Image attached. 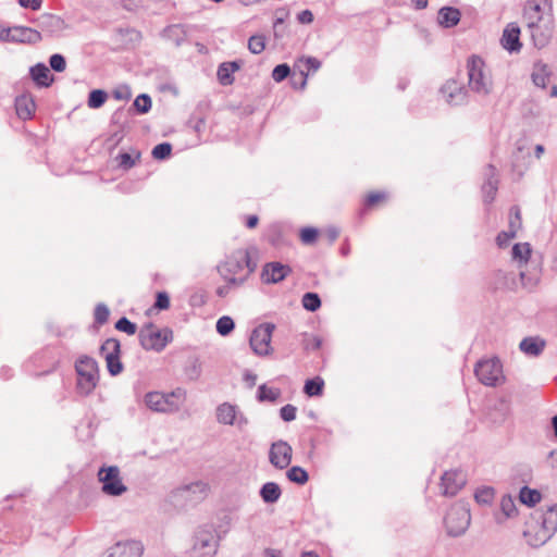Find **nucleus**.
<instances>
[{"mask_svg": "<svg viewBox=\"0 0 557 557\" xmlns=\"http://www.w3.org/2000/svg\"><path fill=\"white\" fill-rule=\"evenodd\" d=\"M467 483V476L461 470H449L441 478V491L444 496H455Z\"/></svg>", "mask_w": 557, "mask_h": 557, "instance_id": "obj_15", "label": "nucleus"}, {"mask_svg": "<svg viewBox=\"0 0 557 557\" xmlns=\"http://www.w3.org/2000/svg\"><path fill=\"white\" fill-rule=\"evenodd\" d=\"M539 520L544 527V530L553 536L557 531V503L549 506L547 510L541 515Z\"/></svg>", "mask_w": 557, "mask_h": 557, "instance_id": "obj_30", "label": "nucleus"}, {"mask_svg": "<svg viewBox=\"0 0 557 557\" xmlns=\"http://www.w3.org/2000/svg\"><path fill=\"white\" fill-rule=\"evenodd\" d=\"M289 74H290V67L288 66V64L283 63V64L276 65L273 69V71H272V78L275 82L281 83L285 78H287Z\"/></svg>", "mask_w": 557, "mask_h": 557, "instance_id": "obj_52", "label": "nucleus"}, {"mask_svg": "<svg viewBox=\"0 0 557 557\" xmlns=\"http://www.w3.org/2000/svg\"><path fill=\"white\" fill-rule=\"evenodd\" d=\"M286 476L290 482L300 485L306 484L309 480L308 472L299 466H294L289 468L288 471L286 472Z\"/></svg>", "mask_w": 557, "mask_h": 557, "instance_id": "obj_38", "label": "nucleus"}, {"mask_svg": "<svg viewBox=\"0 0 557 557\" xmlns=\"http://www.w3.org/2000/svg\"><path fill=\"white\" fill-rule=\"evenodd\" d=\"M521 351L529 356H539L545 348V341L540 337H525L519 345Z\"/></svg>", "mask_w": 557, "mask_h": 557, "instance_id": "obj_31", "label": "nucleus"}, {"mask_svg": "<svg viewBox=\"0 0 557 557\" xmlns=\"http://www.w3.org/2000/svg\"><path fill=\"white\" fill-rule=\"evenodd\" d=\"M100 354L103 356L111 375H117L123 371V364L120 360L121 344L116 338L106 339L100 347Z\"/></svg>", "mask_w": 557, "mask_h": 557, "instance_id": "obj_12", "label": "nucleus"}, {"mask_svg": "<svg viewBox=\"0 0 557 557\" xmlns=\"http://www.w3.org/2000/svg\"><path fill=\"white\" fill-rule=\"evenodd\" d=\"M323 388L324 380L321 376H315L305 382L304 393L309 397L321 396Z\"/></svg>", "mask_w": 557, "mask_h": 557, "instance_id": "obj_36", "label": "nucleus"}, {"mask_svg": "<svg viewBox=\"0 0 557 557\" xmlns=\"http://www.w3.org/2000/svg\"><path fill=\"white\" fill-rule=\"evenodd\" d=\"M282 495L280 485L275 482H267L260 488V496L267 504L276 503Z\"/></svg>", "mask_w": 557, "mask_h": 557, "instance_id": "obj_32", "label": "nucleus"}, {"mask_svg": "<svg viewBox=\"0 0 557 557\" xmlns=\"http://www.w3.org/2000/svg\"><path fill=\"white\" fill-rule=\"evenodd\" d=\"M38 28L48 35H53L64 28V21L54 14L44 13L34 21Z\"/></svg>", "mask_w": 557, "mask_h": 557, "instance_id": "obj_23", "label": "nucleus"}, {"mask_svg": "<svg viewBox=\"0 0 557 557\" xmlns=\"http://www.w3.org/2000/svg\"><path fill=\"white\" fill-rule=\"evenodd\" d=\"M2 34H4V41L11 42L35 45L42 40L39 30L26 26L2 28Z\"/></svg>", "mask_w": 557, "mask_h": 557, "instance_id": "obj_13", "label": "nucleus"}, {"mask_svg": "<svg viewBox=\"0 0 557 557\" xmlns=\"http://www.w3.org/2000/svg\"><path fill=\"white\" fill-rule=\"evenodd\" d=\"M265 49V37L263 35H253L248 39V50L253 54H259Z\"/></svg>", "mask_w": 557, "mask_h": 557, "instance_id": "obj_44", "label": "nucleus"}, {"mask_svg": "<svg viewBox=\"0 0 557 557\" xmlns=\"http://www.w3.org/2000/svg\"><path fill=\"white\" fill-rule=\"evenodd\" d=\"M470 510L465 504L453 505L445 516L444 522L450 536H459L466 532L470 524Z\"/></svg>", "mask_w": 557, "mask_h": 557, "instance_id": "obj_7", "label": "nucleus"}, {"mask_svg": "<svg viewBox=\"0 0 557 557\" xmlns=\"http://www.w3.org/2000/svg\"><path fill=\"white\" fill-rule=\"evenodd\" d=\"M297 18L301 24H310L313 21V14L310 10H304L298 14Z\"/></svg>", "mask_w": 557, "mask_h": 557, "instance_id": "obj_63", "label": "nucleus"}, {"mask_svg": "<svg viewBox=\"0 0 557 557\" xmlns=\"http://www.w3.org/2000/svg\"><path fill=\"white\" fill-rule=\"evenodd\" d=\"M133 107L137 112L145 114L151 109V98L146 94H141L135 99Z\"/></svg>", "mask_w": 557, "mask_h": 557, "instance_id": "obj_49", "label": "nucleus"}, {"mask_svg": "<svg viewBox=\"0 0 557 557\" xmlns=\"http://www.w3.org/2000/svg\"><path fill=\"white\" fill-rule=\"evenodd\" d=\"M219 547V537L212 525L200 527L194 536L193 557H214Z\"/></svg>", "mask_w": 557, "mask_h": 557, "instance_id": "obj_5", "label": "nucleus"}, {"mask_svg": "<svg viewBox=\"0 0 557 557\" xmlns=\"http://www.w3.org/2000/svg\"><path fill=\"white\" fill-rule=\"evenodd\" d=\"M170 307V297L165 292H159L156 297L154 308L165 310Z\"/></svg>", "mask_w": 557, "mask_h": 557, "instance_id": "obj_57", "label": "nucleus"}, {"mask_svg": "<svg viewBox=\"0 0 557 557\" xmlns=\"http://www.w3.org/2000/svg\"><path fill=\"white\" fill-rule=\"evenodd\" d=\"M319 232L314 227H304L300 231V239L304 244H313L318 238Z\"/></svg>", "mask_w": 557, "mask_h": 557, "instance_id": "obj_53", "label": "nucleus"}, {"mask_svg": "<svg viewBox=\"0 0 557 557\" xmlns=\"http://www.w3.org/2000/svg\"><path fill=\"white\" fill-rule=\"evenodd\" d=\"M494 495L495 492L493 487L484 486L476 490L474 498L479 504L488 505L493 502Z\"/></svg>", "mask_w": 557, "mask_h": 557, "instance_id": "obj_46", "label": "nucleus"}, {"mask_svg": "<svg viewBox=\"0 0 557 557\" xmlns=\"http://www.w3.org/2000/svg\"><path fill=\"white\" fill-rule=\"evenodd\" d=\"M305 66L308 72H310V71L315 72L320 69L321 62L317 58L308 57L305 60Z\"/></svg>", "mask_w": 557, "mask_h": 557, "instance_id": "obj_62", "label": "nucleus"}, {"mask_svg": "<svg viewBox=\"0 0 557 557\" xmlns=\"http://www.w3.org/2000/svg\"><path fill=\"white\" fill-rule=\"evenodd\" d=\"M531 245L529 243L515 244L512 247V258L521 264H527L531 257Z\"/></svg>", "mask_w": 557, "mask_h": 557, "instance_id": "obj_34", "label": "nucleus"}, {"mask_svg": "<svg viewBox=\"0 0 557 557\" xmlns=\"http://www.w3.org/2000/svg\"><path fill=\"white\" fill-rule=\"evenodd\" d=\"M523 17L529 24L530 22H535L539 20H547L542 15L541 4L536 1H529L524 8Z\"/></svg>", "mask_w": 557, "mask_h": 557, "instance_id": "obj_37", "label": "nucleus"}, {"mask_svg": "<svg viewBox=\"0 0 557 557\" xmlns=\"http://www.w3.org/2000/svg\"><path fill=\"white\" fill-rule=\"evenodd\" d=\"M500 42L504 49L509 52H519L522 48L520 42V27L516 23H509L502 35Z\"/></svg>", "mask_w": 557, "mask_h": 557, "instance_id": "obj_20", "label": "nucleus"}, {"mask_svg": "<svg viewBox=\"0 0 557 557\" xmlns=\"http://www.w3.org/2000/svg\"><path fill=\"white\" fill-rule=\"evenodd\" d=\"M115 329L120 332H124L128 335H134L137 331V326L135 323L129 321L127 318L122 317L115 323Z\"/></svg>", "mask_w": 557, "mask_h": 557, "instance_id": "obj_50", "label": "nucleus"}, {"mask_svg": "<svg viewBox=\"0 0 557 557\" xmlns=\"http://www.w3.org/2000/svg\"><path fill=\"white\" fill-rule=\"evenodd\" d=\"M469 89L481 98H486L493 91V81L485 71V63L479 55H471L467 61Z\"/></svg>", "mask_w": 557, "mask_h": 557, "instance_id": "obj_2", "label": "nucleus"}, {"mask_svg": "<svg viewBox=\"0 0 557 557\" xmlns=\"http://www.w3.org/2000/svg\"><path fill=\"white\" fill-rule=\"evenodd\" d=\"M141 347L145 350L161 351L169 342L172 341V331L164 329L158 330L152 323L143 326L138 334Z\"/></svg>", "mask_w": 557, "mask_h": 557, "instance_id": "obj_6", "label": "nucleus"}, {"mask_svg": "<svg viewBox=\"0 0 557 557\" xmlns=\"http://www.w3.org/2000/svg\"><path fill=\"white\" fill-rule=\"evenodd\" d=\"M301 304L308 311L314 312L321 307V299L317 293H306L302 296Z\"/></svg>", "mask_w": 557, "mask_h": 557, "instance_id": "obj_40", "label": "nucleus"}, {"mask_svg": "<svg viewBox=\"0 0 557 557\" xmlns=\"http://www.w3.org/2000/svg\"><path fill=\"white\" fill-rule=\"evenodd\" d=\"M29 74L35 84L39 87H49L53 83V75L45 63H37L30 67Z\"/></svg>", "mask_w": 557, "mask_h": 557, "instance_id": "obj_25", "label": "nucleus"}, {"mask_svg": "<svg viewBox=\"0 0 557 557\" xmlns=\"http://www.w3.org/2000/svg\"><path fill=\"white\" fill-rule=\"evenodd\" d=\"M292 273V268L281 262H269L263 267L261 277L264 283H278Z\"/></svg>", "mask_w": 557, "mask_h": 557, "instance_id": "obj_18", "label": "nucleus"}, {"mask_svg": "<svg viewBox=\"0 0 557 557\" xmlns=\"http://www.w3.org/2000/svg\"><path fill=\"white\" fill-rule=\"evenodd\" d=\"M243 66V61L236 60L232 62H223L219 65L216 75L221 85L228 86L234 83V72Z\"/></svg>", "mask_w": 557, "mask_h": 557, "instance_id": "obj_24", "label": "nucleus"}, {"mask_svg": "<svg viewBox=\"0 0 557 557\" xmlns=\"http://www.w3.org/2000/svg\"><path fill=\"white\" fill-rule=\"evenodd\" d=\"M322 345V339L318 336H311L305 341L306 350H318Z\"/></svg>", "mask_w": 557, "mask_h": 557, "instance_id": "obj_59", "label": "nucleus"}, {"mask_svg": "<svg viewBox=\"0 0 557 557\" xmlns=\"http://www.w3.org/2000/svg\"><path fill=\"white\" fill-rule=\"evenodd\" d=\"M44 0H18V4L24 9H32L34 11L40 10Z\"/></svg>", "mask_w": 557, "mask_h": 557, "instance_id": "obj_61", "label": "nucleus"}, {"mask_svg": "<svg viewBox=\"0 0 557 557\" xmlns=\"http://www.w3.org/2000/svg\"><path fill=\"white\" fill-rule=\"evenodd\" d=\"M445 101L451 106H460L467 102L468 91L457 81L449 79L441 88Z\"/></svg>", "mask_w": 557, "mask_h": 557, "instance_id": "obj_17", "label": "nucleus"}, {"mask_svg": "<svg viewBox=\"0 0 557 557\" xmlns=\"http://www.w3.org/2000/svg\"><path fill=\"white\" fill-rule=\"evenodd\" d=\"M516 235L517 233L510 231L509 228L507 231H502L496 237V243L500 248L506 247L509 242L516 237Z\"/></svg>", "mask_w": 557, "mask_h": 557, "instance_id": "obj_56", "label": "nucleus"}, {"mask_svg": "<svg viewBox=\"0 0 557 557\" xmlns=\"http://www.w3.org/2000/svg\"><path fill=\"white\" fill-rule=\"evenodd\" d=\"M237 418V407L230 403H223L216 408V420L221 424L233 425Z\"/></svg>", "mask_w": 557, "mask_h": 557, "instance_id": "obj_28", "label": "nucleus"}, {"mask_svg": "<svg viewBox=\"0 0 557 557\" xmlns=\"http://www.w3.org/2000/svg\"><path fill=\"white\" fill-rule=\"evenodd\" d=\"M548 79L549 75L546 71V66H542L539 71L533 72L532 74V81L537 87L545 88Z\"/></svg>", "mask_w": 557, "mask_h": 557, "instance_id": "obj_51", "label": "nucleus"}, {"mask_svg": "<svg viewBox=\"0 0 557 557\" xmlns=\"http://www.w3.org/2000/svg\"><path fill=\"white\" fill-rule=\"evenodd\" d=\"M485 182L482 185L483 198L486 203H491L498 190V175L494 165L488 164L484 172Z\"/></svg>", "mask_w": 557, "mask_h": 557, "instance_id": "obj_22", "label": "nucleus"}, {"mask_svg": "<svg viewBox=\"0 0 557 557\" xmlns=\"http://www.w3.org/2000/svg\"><path fill=\"white\" fill-rule=\"evenodd\" d=\"M532 42L535 48L543 49L552 40L554 35V21L550 17L547 20H536L527 24Z\"/></svg>", "mask_w": 557, "mask_h": 557, "instance_id": "obj_11", "label": "nucleus"}, {"mask_svg": "<svg viewBox=\"0 0 557 557\" xmlns=\"http://www.w3.org/2000/svg\"><path fill=\"white\" fill-rule=\"evenodd\" d=\"M77 374L76 391L82 396L90 395L99 382V368L97 361L87 356H81L75 362Z\"/></svg>", "mask_w": 557, "mask_h": 557, "instance_id": "obj_3", "label": "nucleus"}, {"mask_svg": "<svg viewBox=\"0 0 557 557\" xmlns=\"http://www.w3.org/2000/svg\"><path fill=\"white\" fill-rule=\"evenodd\" d=\"M162 37L172 42L175 47H180L186 41L187 32L185 26L181 24H173L163 29Z\"/></svg>", "mask_w": 557, "mask_h": 557, "instance_id": "obj_26", "label": "nucleus"}, {"mask_svg": "<svg viewBox=\"0 0 557 557\" xmlns=\"http://www.w3.org/2000/svg\"><path fill=\"white\" fill-rule=\"evenodd\" d=\"M281 389L277 387H269L267 384H261L258 387L257 399L260 403L270 401L275 403L281 397Z\"/></svg>", "mask_w": 557, "mask_h": 557, "instance_id": "obj_33", "label": "nucleus"}, {"mask_svg": "<svg viewBox=\"0 0 557 557\" xmlns=\"http://www.w3.org/2000/svg\"><path fill=\"white\" fill-rule=\"evenodd\" d=\"M256 269L257 263L251 260L247 249L235 250L218 265L219 274L234 287L244 285Z\"/></svg>", "mask_w": 557, "mask_h": 557, "instance_id": "obj_1", "label": "nucleus"}, {"mask_svg": "<svg viewBox=\"0 0 557 557\" xmlns=\"http://www.w3.org/2000/svg\"><path fill=\"white\" fill-rule=\"evenodd\" d=\"M478 380L486 386H496L504 382L503 366L498 358L480 360L474 368Z\"/></svg>", "mask_w": 557, "mask_h": 557, "instance_id": "obj_8", "label": "nucleus"}, {"mask_svg": "<svg viewBox=\"0 0 557 557\" xmlns=\"http://www.w3.org/2000/svg\"><path fill=\"white\" fill-rule=\"evenodd\" d=\"M235 327V323L231 317L224 315L216 321V332L222 335H228Z\"/></svg>", "mask_w": 557, "mask_h": 557, "instance_id": "obj_47", "label": "nucleus"}, {"mask_svg": "<svg viewBox=\"0 0 557 557\" xmlns=\"http://www.w3.org/2000/svg\"><path fill=\"white\" fill-rule=\"evenodd\" d=\"M522 227L521 211L518 206L510 208L508 228L515 233Z\"/></svg>", "mask_w": 557, "mask_h": 557, "instance_id": "obj_41", "label": "nucleus"}, {"mask_svg": "<svg viewBox=\"0 0 557 557\" xmlns=\"http://www.w3.org/2000/svg\"><path fill=\"white\" fill-rule=\"evenodd\" d=\"M386 198V195L384 193H371L368 195L366 199V206L372 207L380 201H383Z\"/></svg>", "mask_w": 557, "mask_h": 557, "instance_id": "obj_60", "label": "nucleus"}, {"mask_svg": "<svg viewBox=\"0 0 557 557\" xmlns=\"http://www.w3.org/2000/svg\"><path fill=\"white\" fill-rule=\"evenodd\" d=\"M110 317V310L107 305L100 302L95 307L94 310V320L95 324L101 326L106 324Z\"/></svg>", "mask_w": 557, "mask_h": 557, "instance_id": "obj_42", "label": "nucleus"}, {"mask_svg": "<svg viewBox=\"0 0 557 557\" xmlns=\"http://www.w3.org/2000/svg\"><path fill=\"white\" fill-rule=\"evenodd\" d=\"M232 288H235L233 286V284H230V283L226 282L225 285L220 286V287L216 288V295L219 297H221V298H224V297H226L230 294Z\"/></svg>", "mask_w": 557, "mask_h": 557, "instance_id": "obj_64", "label": "nucleus"}, {"mask_svg": "<svg viewBox=\"0 0 557 557\" xmlns=\"http://www.w3.org/2000/svg\"><path fill=\"white\" fill-rule=\"evenodd\" d=\"M143 546L137 541L117 542L109 548L108 557H140Z\"/></svg>", "mask_w": 557, "mask_h": 557, "instance_id": "obj_19", "label": "nucleus"}, {"mask_svg": "<svg viewBox=\"0 0 557 557\" xmlns=\"http://www.w3.org/2000/svg\"><path fill=\"white\" fill-rule=\"evenodd\" d=\"M172 145L170 143H161L153 147L152 157L157 160H164L171 156Z\"/></svg>", "mask_w": 557, "mask_h": 557, "instance_id": "obj_48", "label": "nucleus"}, {"mask_svg": "<svg viewBox=\"0 0 557 557\" xmlns=\"http://www.w3.org/2000/svg\"><path fill=\"white\" fill-rule=\"evenodd\" d=\"M185 397L186 392L182 388L171 393L149 392L145 395V404L156 412H174L180 409Z\"/></svg>", "mask_w": 557, "mask_h": 557, "instance_id": "obj_4", "label": "nucleus"}, {"mask_svg": "<svg viewBox=\"0 0 557 557\" xmlns=\"http://www.w3.org/2000/svg\"><path fill=\"white\" fill-rule=\"evenodd\" d=\"M98 480L102 483V492L109 496H121L127 491V486L120 476L116 466L102 467L98 471Z\"/></svg>", "mask_w": 557, "mask_h": 557, "instance_id": "obj_10", "label": "nucleus"}, {"mask_svg": "<svg viewBox=\"0 0 557 557\" xmlns=\"http://www.w3.org/2000/svg\"><path fill=\"white\" fill-rule=\"evenodd\" d=\"M49 64L53 71L59 73L63 72L66 67L65 58L59 53H54L50 57Z\"/></svg>", "mask_w": 557, "mask_h": 557, "instance_id": "obj_54", "label": "nucleus"}, {"mask_svg": "<svg viewBox=\"0 0 557 557\" xmlns=\"http://www.w3.org/2000/svg\"><path fill=\"white\" fill-rule=\"evenodd\" d=\"M108 98V94L102 89H94L89 92L87 104L91 109L102 107Z\"/></svg>", "mask_w": 557, "mask_h": 557, "instance_id": "obj_39", "label": "nucleus"}, {"mask_svg": "<svg viewBox=\"0 0 557 557\" xmlns=\"http://www.w3.org/2000/svg\"><path fill=\"white\" fill-rule=\"evenodd\" d=\"M209 486L202 481H197L185 485L178 490L180 495L188 502L199 503L208 495Z\"/></svg>", "mask_w": 557, "mask_h": 557, "instance_id": "obj_21", "label": "nucleus"}, {"mask_svg": "<svg viewBox=\"0 0 557 557\" xmlns=\"http://www.w3.org/2000/svg\"><path fill=\"white\" fill-rule=\"evenodd\" d=\"M112 96L116 100H128L132 94L127 86H121L113 90Z\"/></svg>", "mask_w": 557, "mask_h": 557, "instance_id": "obj_58", "label": "nucleus"}, {"mask_svg": "<svg viewBox=\"0 0 557 557\" xmlns=\"http://www.w3.org/2000/svg\"><path fill=\"white\" fill-rule=\"evenodd\" d=\"M292 457L293 448L287 442L280 440L272 443L269 450V461L273 467L280 470L286 469L292 462Z\"/></svg>", "mask_w": 557, "mask_h": 557, "instance_id": "obj_14", "label": "nucleus"}, {"mask_svg": "<svg viewBox=\"0 0 557 557\" xmlns=\"http://www.w3.org/2000/svg\"><path fill=\"white\" fill-rule=\"evenodd\" d=\"M523 536L527 543L532 547H540L545 544L552 535L544 530V527L540 523V520L531 518L525 523V530Z\"/></svg>", "mask_w": 557, "mask_h": 557, "instance_id": "obj_16", "label": "nucleus"}, {"mask_svg": "<svg viewBox=\"0 0 557 557\" xmlns=\"http://www.w3.org/2000/svg\"><path fill=\"white\" fill-rule=\"evenodd\" d=\"M274 330L275 325L270 322L262 323L253 329L249 338V344L256 355L260 357L271 355L273 350L271 347V339Z\"/></svg>", "mask_w": 557, "mask_h": 557, "instance_id": "obj_9", "label": "nucleus"}, {"mask_svg": "<svg viewBox=\"0 0 557 557\" xmlns=\"http://www.w3.org/2000/svg\"><path fill=\"white\" fill-rule=\"evenodd\" d=\"M460 17V11L453 7H444L438 11V22L447 28L456 26L459 23Z\"/></svg>", "mask_w": 557, "mask_h": 557, "instance_id": "obj_29", "label": "nucleus"}, {"mask_svg": "<svg viewBox=\"0 0 557 557\" xmlns=\"http://www.w3.org/2000/svg\"><path fill=\"white\" fill-rule=\"evenodd\" d=\"M116 159L119 161L120 168L124 170H129L136 164V161L140 159V152L137 151L135 156L128 152H122L116 157Z\"/></svg>", "mask_w": 557, "mask_h": 557, "instance_id": "obj_43", "label": "nucleus"}, {"mask_svg": "<svg viewBox=\"0 0 557 557\" xmlns=\"http://www.w3.org/2000/svg\"><path fill=\"white\" fill-rule=\"evenodd\" d=\"M500 510L506 518H511L517 513L515 500L510 495H504L502 497Z\"/></svg>", "mask_w": 557, "mask_h": 557, "instance_id": "obj_45", "label": "nucleus"}, {"mask_svg": "<svg viewBox=\"0 0 557 557\" xmlns=\"http://www.w3.org/2000/svg\"><path fill=\"white\" fill-rule=\"evenodd\" d=\"M297 408L294 405L287 404L280 409V417L285 422H290L296 419Z\"/></svg>", "mask_w": 557, "mask_h": 557, "instance_id": "obj_55", "label": "nucleus"}, {"mask_svg": "<svg viewBox=\"0 0 557 557\" xmlns=\"http://www.w3.org/2000/svg\"><path fill=\"white\" fill-rule=\"evenodd\" d=\"M36 103L29 95H22L15 99L16 114L22 120H28L33 116Z\"/></svg>", "mask_w": 557, "mask_h": 557, "instance_id": "obj_27", "label": "nucleus"}, {"mask_svg": "<svg viewBox=\"0 0 557 557\" xmlns=\"http://www.w3.org/2000/svg\"><path fill=\"white\" fill-rule=\"evenodd\" d=\"M519 499L522 504L534 507L542 499V495L537 490L530 488L528 486H523L519 493Z\"/></svg>", "mask_w": 557, "mask_h": 557, "instance_id": "obj_35", "label": "nucleus"}]
</instances>
